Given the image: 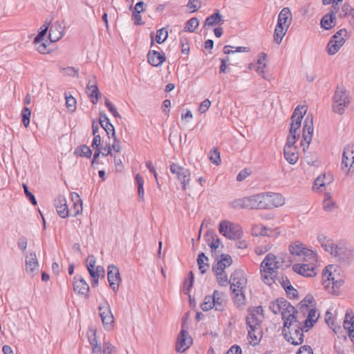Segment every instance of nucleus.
Here are the masks:
<instances>
[{"label": "nucleus", "mask_w": 354, "mask_h": 354, "mask_svg": "<svg viewBox=\"0 0 354 354\" xmlns=\"http://www.w3.org/2000/svg\"><path fill=\"white\" fill-rule=\"evenodd\" d=\"M317 241L323 249L342 263H348L353 258V252L344 243H336L323 234L317 236Z\"/></svg>", "instance_id": "1"}, {"label": "nucleus", "mask_w": 354, "mask_h": 354, "mask_svg": "<svg viewBox=\"0 0 354 354\" xmlns=\"http://www.w3.org/2000/svg\"><path fill=\"white\" fill-rule=\"evenodd\" d=\"M280 266L274 254L269 253L266 256L260 266L261 278L266 284L271 286L275 283V277Z\"/></svg>", "instance_id": "2"}, {"label": "nucleus", "mask_w": 354, "mask_h": 354, "mask_svg": "<svg viewBox=\"0 0 354 354\" xmlns=\"http://www.w3.org/2000/svg\"><path fill=\"white\" fill-rule=\"evenodd\" d=\"M303 326L301 317L283 323V333L286 339L293 345H299L304 342Z\"/></svg>", "instance_id": "3"}, {"label": "nucleus", "mask_w": 354, "mask_h": 354, "mask_svg": "<svg viewBox=\"0 0 354 354\" xmlns=\"http://www.w3.org/2000/svg\"><path fill=\"white\" fill-rule=\"evenodd\" d=\"M269 308L275 315L281 314L283 323L286 321L289 322L299 317V313L295 307L283 298L271 301L269 304Z\"/></svg>", "instance_id": "4"}, {"label": "nucleus", "mask_w": 354, "mask_h": 354, "mask_svg": "<svg viewBox=\"0 0 354 354\" xmlns=\"http://www.w3.org/2000/svg\"><path fill=\"white\" fill-rule=\"evenodd\" d=\"M229 283L236 301L242 304L245 299L244 290L247 284L244 272L241 270H235L231 274Z\"/></svg>", "instance_id": "5"}, {"label": "nucleus", "mask_w": 354, "mask_h": 354, "mask_svg": "<svg viewBox=\"0 0 354 354\" xmlns=\"http://www.w3.org/2000/svg\"><path fill=\"white\" fill-rule=\"evenodd\" d=\"M266 198L265 192L253 196L238 198L232 202L234 208L266 209Z\"/></svg>", "instance_id": "6"}, {"label": "nucleus", "mask_w": 354, "mask_h": 354, "mask_svg": "<svg viewBox=\"0 0 354 354\" xmlns=\"http://www.w3.org/2000/svg\"><path fill=\"white\" fill-rule=\"evenodd\" d=\"M227 306L226 295L218 290H214L212 295L206 296L201 308L203 311H207L214 308L216 311H223Z\"/></svg>", "instance_id": "7"}, {"label": "nucleus", "mask_w": 354, "mask_h": 354, "mask_svg": "<svg viewBox=\"0 0 354 354\" xmlns=\"http://www.w3.org/2000/svg\"><path fill=\"white\" fill-rule=\"evenodd\" d=\"M333 271H335L334 266L329 265L326 267L323 272L322 284L328 290L331 288L332 294L338 295L339 288L343 285L344 280L339 276L336 277Z\"/></svg>", "instance_id": "8"}, {"label": "nucleus", "mask_w": 354, "mask_h": 354, "mask_svg": "<svg viewBox=\"0 0 354 354\" xmlns=\"http://www.w3.org/2000/svg\"><path fill=\"white\" fill-rule=\"evenodd\" d=\"M351 103L349 91L338 86L333 97L332 110L335 113L342 115Z\"/></svg>", "instance_id": "9"}, {"label": "nucleus", "mask_w": 354, "mask_h": 354, "mask_svg": "<svg viewBox=\"0 0 354 354\" xmlns=\"http://www.w3.org/2000/svg\"><path fill=\"white\" fill-rule=\"evenodd\" d=\"M218 231L221 235L230 240H238L243 236V230L241 225L227 220H223L220 222Z\"/></svg>", "instance_id": "10"}, {"label": "nucleus", "mask_w": 354, "mask_h": 354, "mask_svg": "<svg viewBox=\"0 0 354 354\" xmlns=\"http://www.w3.org/2000/svg\"><path fill=\"white\" fill-rule=\"evenodd\" d=\"M290 252L292 255L297 258V260H315V257H317V254L315 251L310 250L305 247V245L299 242L296 241L290 246Z\"/></svg>", "instance_id": "11"}, {"label": "nucleus", "mask_w": 354, "mask_h": 354, "mask_svg": "<svg viewBox=\"0 0 354 354\" xmlns=\"http://www.w3.org/2000/svg\"><path fill=\"white\" fill-rule=\"evenodd\" d=\"M301 263H295L292 266L295 272L306 277H313L316 275V265L317 262V257H315V260H302Z\"/></svg>", "instance_id": "12"}, {"label": "nucleus", "mask_w": 354, "mask_h": 354, "mask_svg": "<svg viewBox=\"0 0 354 354\" xmlns=\"http://www.w3.org/2000/svg\"><path fill=\"white\" fill-rule=\"evenodd\" d=\"M346 35V30L341 29L331 37L326 46V52L328 55H333L339 50L345 43Z\"/></svg>", "instance_id": "13"}, {"label": "nucleus", "mask_w": 354, "mask_h": 354, "mask_svg": "<svg viewBox=\"0 0 354 354\" xmlns=\"http://www.w3.org/2000/svg\"><path fill=\"white\" fill-rule=\"evenodd\" d=\"M170 171L176 176L178 180L181 183L183 189L185 190L191 180V174L189 169L178 164L172 163L170 165Z\"/></svg>", "instance_id": "14"}, {"label": "nucleus", "mask_w": 354, "mask_h": 354, "mask_svg": "<svg viewBox=\"0 0 354 354\" xmlns=\"http://www.w3.org/2000/svg\"><path fill=\"white\" fill-rule=\"evenodd\" d=\"M314 131L313 117L308 115L304 122L302 139L301 146L304 151L308 149L309 145L312 141V137Z\"/></svg>", "instance_id": "15"}, {"label": "nucleus", "mask_w": 354, "mask_h": 354, "mask_svg": "<svg viewBox=\"0 0 354 354\" xmlns=\"http://www.w3.org/2000/svg\"><path fill=\"white\" fill-rule=\"evenodd\" d=\"M193 343V339L189 335L188 331L182 326V328L177 336L176 343V351L178 353H183L188 349Z\"/></svg>", "instance_id": "16"}, {"label": "nucleus", "mask_w": 354, "mask_h": 354, "mask_svg": "<svg viewBox=\"0 0 354 354\" xmlns=\"http://www.w3.org/2000/svg\"><path fill=\"white\" fill-rule=\"evenodd\" d=\"M342 167L346 172L354 171L353 144H349L344 147L342 154Z\"/></svg>", "instance_id": "17"}, {"label": "nucleus", "mask_w": 354, "mask_h": 354, "mask_svg": "<svg viewBox=\"0 0 354 354\" xmlns=\"http://www.w3.org/2000/svg\"><path fill=\"white\" fill-rule=\"evenodd\" d=\"M296 142L297 141H295L294 138H287V141L283 149V153L286 160L292 165L295 164L299 159L297 147L295 145Z\"/></svg>", "instance_id": "18"}, {"label": "nucleus", "mask_w": 354, "mask_h": 354, "mask_svg": "<svg viewBox=\"0 0 354 354\" xmlns=\"http://www.w3.org/2000/svg\"><path fill=\"white\" fill-rule=\"evenodd\" d=\"M98 311L103 325L105 328L110 329L112 327L114 318L107 301L100 304Z\"/></svg>", "instance_id": "19"}, {"label": "nucleus", "mask_w": 354, "mask_h": 354, "mask_svg": "<svg viewBox=\"0 0 354 354\" xmlns=\"http://www.w3.org/2000/svg\"><path fill=\"white\" fill-rule=\"evenodd\" d=\"M25 266L26 273L33 277L39 270V262L35 252H29L26 255Z\"/></svg>", "instance_id": "20"}, {"label": "nucleus", "mask_w": 354, "mask_h": 354, "mask_svg": "<svg viewBox=\"0 0 354 354\" xmlns=\"http://www.w3.org/2000/svg\"><path fill=\"white\" fill-rule=\"evenodd\" d=\"M265 195L266 198V209L279 207L285 203L284 197L279 193L265 192Z\"/></svg>", "instance_id": "21"}, {"label": "nucleus", "mask_w": 354, "mask_h": 354, "mask_svg": "<svg viewBox=\"0 0 354 354\" xmlns=\"http://www.w3.org/2000/svg\"><path fill=\"white\" fill-rule=\"evenodd\" d=\"M307 310L308 315L304 320H301L303 317H301L299 315L303 326V330H304L305 332H308L314 326L319 317V314L315 308H310Z\"/></svg>", "instance_id": "22"}, {"label": "nucleus", "mask_w": 354, "mask_h": 354, "mask_svg": "<svg viewBox=\"0 0 354 354\" xmlns=\"http://www.w3.org/2000/svg\"><path fill=\"white\" fill-rule=\"evenodd\" d=\"M107 279L110 287L115 291L120 281L119 270L116 266L111 265L108 267Z\"/></svg>", "instance_id": "23"}, {"label": "nucleus", "mask_w": 354, "mask_h": 354, "mask_svg": "<svg viewBox=\"0 0 354 354\" xmlns=\"http://www.w3.org/2000/svg\"><path fill=\"white\" fill-rule=\"evenodd\" d=\"M55 207L59 216L65 218L69 216V209L66 199L63 196H59L55 199Z\"/></svg>", "instance_id": "24"}, {"label": "nucleus", "mask_w": 354, "mask_h": 354, "mask_svg": "<svg viewBox=\"0 0 354 354\" xmlns=\"http://www.w3.org/2000/svg\"><path fill=\"white\" fill-rule=\"evenodd\" d=\"M64 31V26L63 23L57 21L54 23L49 29V39L50 41L55 42L60 39Z\"/></svg>", "instance_id": "25"}, {"label": "nucleus", "mask_w": 354, "mask_h": 354, "mask_svg": "<svg viewBox=\"0 0 354 354\" xmlns=\"http://www.w3.org/2000/svg\"><path fill=\"white\" fill-rule=\"evenodd\" d=\"M339 18L351 17L354 15V9L348 3H344L339 8L338 3L333 4L331 8Z\"/></svg>", "instance_id": "26"}, {"label": "nucleus", "mask_w": 354, "mask_h": 354, "mask_svg": "<svg viewBox=\"0 0 354 354\" xmlns=\"http://www.w3.org/2000/svg\"><path fill=\"white\" fill-rule=\"evenodd\" d=\"M302 120H300V118L296 115H292L291 117V124L289 131V135L287 138H295V141H297L299 136V129L301 127Z\"/></svg>", "instance_id": "27"}, {"label": "nucleus", "mask_w": 354, "mask_h": 354, "mask_svg": "<svg viewBox=\"0 0 354 354\" xmlns=\"http://www.w3.org/2000/svg\"><path fill=\"white\" fill-rule=\"evenodd\" d=\"M73 290L79 295H86L89 286L83 278L77 275L74 277Z\"/></svg>", "instance_id": "28"}, {"label": "nucleus", "mask_w": 354, "mask_h": 354, "mask_svg": "<svg viewBox=\"0 0 354 354\" xmlns=\"http://www.w3.org/2000/svg\"><path fill=\"white\" fill-rule=\"evenodd\" d=\"M71 200L73 203V207L69 209V215L75 217L82 212V201L80 196L75 192L71 194Z\"/></svg>", "instance_id": "29"}, {"label": "nucleus", "mask_w": 354, "mask_h": 354, "mask_svg": "<svg viewBox=\"0 0 354 354\" xmlns=\"http://www.w3.org/2000/svg\"><path fill=\"white\" fill-rule=\"evenodd\" d=\"M232 263V257L228 254H221L220 260L213 266V272H225L226 268Z\"/></svg>", "instance_id": "30"}, {"label": "nucleus", "mask_w": 354, "mask_h": 354, "mask_svg": "<svg viewBox=\"0 0 354 354\" xmlns=\"http://www.w3.org/2000/svg\"><path fill=\"white\" fill-rule=\"evenodd\" d=\"M148 62L153 66H160L165 60V56L156 50H150L147 55Z\"/></svg>", "instance_id": "31"}, {"label": "nucleus", "mask_w": 354, "mask_h": 354, "mask_svg": "<svg viewBox=\"0 0 354 354\" xmlns=\"http://www.w3.org/2000/svg\"><path fill=\"white\" fill-rule=\"evenodd\" d=\"M292 20V14L288 8H283L279 14L277 24L288 28Z\"/></svg>", "instance_id": "32"}, {"label": "nucleus", "mask_w": 354, "mask_h": 354, "mask_svg": "<svg viewBox=\"0 0 354 354\" xmlns=\"http://www.w3.org/2000/svg\"><path fill=\"white\" fill-rule=\"evenodd\" d=\"M86 93L88 96L90 97L91 102L93 104H96L98 102V98L99 95H100V92L95 82L93 84H91V80L88 82V84L86 86Z\"/></svg>", "instance_id": "33"}, {"label": "nucleus", "mask_w": 354, "mask_h": 354, "mask_svg": "<svg viewBox=\"0 0 354 354\" xmlns=\"http://www.w3.org/2000/svg\"><path fill=\"white\" fill-rule=\"evenodd\" d=\"M99 121L101 127L106 132L107 135H112L113 137L115 136V129L112 124L110 123L109 119L104 113H100L99 117Z\"/></svg>", "instance_id": "34"}, {"label": "nucleus", "mask_w": 354, "mask_h": 354, "mask_svg": "<svg viewBox=\"0 0 354 354\" xmlns=\"http://www.w3.org/2000/svg\"><path fill=\"white\" fill-rule=\"evenodd\" d=\"M335 17L336 15L331 8L330 12L322 17L321 26L326 30H329L335 25Z\"/></svg>", "instance_id": "35"}, {"label": "nucleus", "mask_w": 354, "mask_h": 354, "mask_svg": "<svg viewBox=\"0 0 354 354\" xmlns=\"http://www.w3.org/2000/svg\"><path fill=\"white\" fill-rule=\"evenodd\" d=\"M322 205L324 210L326 212H332L337 207L333 199L332 194L329 192L324 193Z\"/></svg>", "instance_id": "36"}, {"label": "nucleus", "mask_w": 354, "mask_h": 354, "mask_svg": "<svg viewBox=\"0 0 354 354\" xmlns=\"http://www.w3.org/2000/svg\"><path fill=\"white\" fill-rule=\"evenodd\" d=\"M266 57H267V55L266 53H261L260 54H259L258 55V59H257V67L256 68V71L260 74V75H263V77L266 80H268V78L267 77V76L264 75V69L266 66Z\"/></svg>", "instance_id": "37"}, {"label": "nucleus", "mask_w": 354, "mask_h": 354, "mask_svg": "<svg viewBox=\"0 0 354 354\" xmlns=\"http://www.w3.org/2000/svg\"><path fill=\"white\" fill-rule=\"evenodd\" d=\"M260 322V320L258 319L257 315L253 313L248 314V315L246 317V323L248 329H252V330H254V329H261Z\"/></svg>", "instance_id": "38"}, {"label": "nucleus", "mask_w": 354, "mask_h": 354, "mask_svg": "<svg viewBox=\"0 0 354 354\" xmlns=\"http://www.w3.org/2000/svg\"><path fill=\"white\" fill-rule=\"evenodd\" d=\"M223 21L221 15L219 11L217 10L213 15L206 18L205 21V26H213L217 24H223Z\"/></svg>", "instance_id": "39"}, {"label": "nucleus", "mask_w": 354, "mask_h": 354, "mask_svg": "<svg viewBox=\"0 0 354 354\" xmlns=\"http://www.w3.org/2000/svg\"><path fill=\"white\" fill-rule=\"evenodd\" d=\"M105 270L101 266H97L94 271H91L89 274L92 277L91 284L93 286L98 285L99 279L100 277H104Z\"/></svg>", "instance_id": "40"}, {"label": "nucleus", "mask_w": 354, "mask_h": 354, "mask_svg": "<svg viewBox=\"0 0 354 354\" xmlns=\"http://www.w3.org/2000/svg\"><path fill=\"white\" fill-rule=\"evenodd\" d=\"M262 337V331L261 329H254L252 330V329H248V338L250 341V344L256 346L259 344Z\"/></svg>", "instance_id": "41"}, {"label": "nucleus", "mask_w": 354, "mask_h": 354, "mask_svg": "<svg viewBox=\"0 0 354 354\" xmlns=\"http://www.w3.org/2000/svg\"><path fill=\"white\" fill-rule=\"evenodd\" d=\"M288 28L283 27V26L277 24L274 32V41L279 44L284 35H286Z\"/></svg>", "instance_id": "42"}, {"label": "nucleus", "mask_w": 354, "mask_h": 354, "mask_svg": "<svg viewBox=\"0 0 354 354\" xmlns=\"http://www.w3.org/2000/svg\"><path fill=\"white\" fill-rule=\"evenodd\" d=\"M206 241L212 250L217 249L220 244V240L216 234H215L214 232H210L207 234Z\"/></svg>", "instance_id": "43"}, {"label": "nucleus", "mask_w": 354, "mask_h": 354, "mask_svg": "<svg viewBox=\"0 0 354 354\" xmlns=\"http://www.w3.org/2000/svg\"><path fill=\"white\" fill-rule=\"evenodd\" d=\"M271 230L262 225H257L252 230L253 236H270Z\"/></svg>", "instance_id": "44"}, {"label": "nucleus", "mask_w": 354, "mask_h": 354, "mask_svg": "<svg viewBox=\"0 0 354 354\" xmlns=\"http://www.w3.org/2000/svg\"><path fill=\"white\" fill-rule=\"evenodd\" d=\"M208 259L204 253L201 252L198 254L197 258V263L198 264L199 270L202 274L206 272L209 264L207 263Z\"/></svg>", "instance_id": "45"}, {"label": "nucleus", "mask_w": 354, "mask_h": 354, "mask_svg": "<svg viewBox=\"0 0 354 354\" xmlns=\"http://www.w3.org/2000/svg\"><path fill=\"white\" fill-rule=\"evenodd\" d=\"M199 21L197 18L192 17L186 23L184 30L186 32H194L198 28Z\"/></svg>", "instance_id": "46"}, {"label": "nucleus", "mask_w": 354, "mask_h": 354, "mask_svg": "<svg viewBox=\"0 0 354 354\" xmlns=\"http://www.w3.org/2000/svg\"><path fill=\"white\" fill-rule=\"evenodd\" d=\"M92 333V337H89V342L92 346V353H101L102 349L100 344H98L97 341L95 337V332L94 330L91 331Z\"/></svg>", "instance_id": "47"}, {"label": "nucleus", "mask_w": 354, "mask_h": 354, "mask_svg": "<svg viewBox=\"0 0 354 354\" xmlns=\"http://www.w3.org/2000/svg\"><path fill=\"white\" fill-rule=\"evenodd\" d=\"M74 153L82 157L90 158L92 154V151L88 146L82 145L75 149Z\"/></svg>", "instance_id": "48"}, {"label": "nucleus", "mask_w": 354, "mask_h": 354, "mask_svg": "<svg viewBox=\"0 0 354 354\" xmlns=\"http://www.w3.org/2000/svg\"><path fill=\"white\" fill-rule=\"evenodd\" d=\"M214 273L216 277V281L219 286H226L228 284L229 280L225 272H214Z\"/></svg>", "instance_id": "49"}, {"label": "nucleus", "mask_w": 354, "mask_h": 354, "mask_svg": "<svg viewBox=\"0 0 354 354\" xmlns=\"http://www.w3.org/2000/svg\"><path fill=\"white\" fill-rule=\"evenodd\" d=\"M66 99V106L68 109V111L73 113L76 109V100L72 95L68 96L67 94H65Z\"/></svg>", "instance_id": "50"}, {"label": "nucleus", "mask_w": 354, "mask_h": 354, "mask_svg": "<svg viewBox=\"0 0 354 354\" xmlns=\"http://www.w3.org/2000/svg\"><path fill=\"white\" fill-rule=\"evenodd\" d=\"M209 160L213 164L216 165L221 164V160L220 158V152L217 149L214 148L210 151Z\"/></svg>", "instance_id": "51"}, {"label": "nucleus", "mask_w": 354, "mask_h": 354, "mask_svg": "<svg viewBox=\"0 0 354 354\" xmlns=\"http://www.w3.org/2000/svg\"><path fill=\"white\" fill-rule=\"evenodd\" d=\"M168 37L167 30L165 28H161L157 30L156 35V41L158 44L163 43Z\"/></svg>", "instance_id": "52"}, {"label": "nucleus", "mask_w": 354, "mask_h": 354, "mask_svg": "<svg viewBox=\"0 0 354 354\" xmlns=\"http://www.w3.org/2000/svg\"><path fill=\"white\" fill-rule=\"evenodd\" d=\"M31 111L27 108L24 107L21 111L22 122L26 127H28L30 124Z\"/></svg>", "instance_id": "53"}, {"label": "nucleus", "mask_w": 354, "mask_h": 354, "mask_svg": "<svg viewBox=\"0 0 354 354\" xmlns=\"http://www.w3.org/2000/svg\"><path fill=\"white\" fill-rule=\"evenodd\" d=\"M49 28V23L45 24L44 26L41 28V31L39 32V34L36 36V37L34 39V43H39L43 41L44 35L46 34Z\"/></svg>", "instance_id": "54"}, {"label": "nucleus", "mask_w": 354, "mask_h": 354, "mask_svg": "<svg viewBox=\"0 0 354 354\" xmlns=\"http://www.w3.org/2000/svg\"><path fill=\"white\" fill-rule=\"evenodd\" d=\"M348 324H351V326H354V315L351 310L348 309L346 310L345 314V318L344 320V327L345 329L347 328Z\"/></svg>", "instance_id": "55"}, {"label": "nucleus", "mask_w": 354, "mask_h": 354, "mask_svg": "<svg viewBox=\"0 0 354 354\" xmlns=\"http://www.w3.org/2000/svg\"><path fill=\"white\" fill-rule=\"evenodd\" d=\"M326 178V174H323L322 176H318L315 182H314V185H313V189L314 190H317V189H319V188L324 187L325 185V181H324V179Z\"/></svg>", "instance_id": "56"}, {"label": "nucleus", "mask_w": 354, "mask_h": 354, "mask_svg": "<svg viewBox=\"0 0 354 354\" xmlns=\"http://www.w3.org/2000/svg\"><path fill=\"white\" fill-rule=\"evenodd\" d=\"M187 6L190 10V12H194L201 7V1L200 0H189Z\"/></svg>", "instance_id": "57"}, {"label": "nucleus", "mask_w": 354, "mask_h": 354, "mask_svg": "<svg viewBox=\"0 0 354 354\" xmlns=\"http://www.w3.org/2000/svg\"><path fill=\"white\" fill-rule=\"evenodd\" d=\"M211 101L208 99L203 100L199 105L198 111L200 113H205L209 109Z\"/></svg>", "instance_id": "58"}, {"label": "nucleus", "mask_w": 354, "mask_h": 354, "mask_svg": "<svg viewBox=\"0 0 354 354\" xmlns=\"http://www.w3.org/2000/svg\"><path fill=\"white\" fill-rule=\"evenodd\" d=\"M250 174L251 171L248 169L245 168L238 174L236 176V180L239 182H241L243 180H245L247 177H248Z\"/></svg>", "instance_id": "59"}, {"label": "nucleus", "mask_w": 354, "mask_h": 354, "mask_svg": "<svg viewBox=\"0 0 354 354\" xmlns=\"http://www.w3.org/2000/svg\"><path fill=\"white\" fill-rule=\"evenodd\" d=\"M105 105L106 108L109 109L110 113L114 116V117H118L119 114L117 111L116 108L113 105V104L108 100L105 99Z\"/></svg>", "instance_id": "60"}, {"label": "nucleus", "mask_w": 354, "mask_h": 354, "mask_svg": "<svg viewBox=\"0 0 354 354\" xmlns=\"http://www.w3.org/2000/svg\"><path fill=\"white\" fill-rule=\"evenodd\" d=\"M63 70L65 71L66 74L68 76H73V77H79V71L77 68L74 67H67L63 68Z\"/></svg>", "instance_id": "61"}, {"label": "nucleus", "mask_w": 354, "mask_h": 354, "mask_svg": "<svg viewBox=\"0 0 354 354\" xmlns=\"http://www.w3.org/2000/svg\"><path fill=\"white\" fill-rule=\"evenodd\" d=\"M23 187H24V193H25L26 197L28 198V199L30 201V202L33 205H35L37 204V201H36L34 195L28 190V186L24 184Z\"/></svg>", "instance_id": "62"}, {"label": "nucleus", "mask_w": 354, "mask_h": 354, "mask_svg": "<svg viewBox=\"0 0 354 354\" xmlns=\"http://www.w3.org/2000/svg\"><path fill=\"white\" fill-rule=\"evenodd\" d=\"M297 354H313V352L310 346L304 345L299 348Z\"/></svg>", "instance_id": "63"}, {"label": "nucleus", "mask_w": 354, "mask_h": 354, "mask_svg": "<svg viewBox=\"0 0 354 354\" xmlns=\"http://www.w3.org/2000/svg\"><path fill=\"white\" fill-rule=\"evenodd\" d=\"M226 354H242L241 348L238 345H233L230 347V348L227 351Z\"/></svg>", "instance_id": "64"}]
</instances>
